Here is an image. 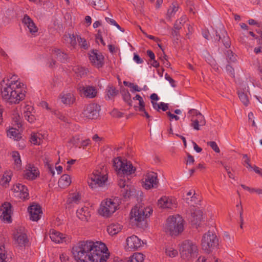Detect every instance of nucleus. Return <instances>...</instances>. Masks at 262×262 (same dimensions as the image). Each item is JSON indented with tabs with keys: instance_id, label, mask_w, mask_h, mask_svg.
I'll use <instances>...</instances> for the list:
<instances>
[{
	"instance_id": "obj_1",
	"label": "nucleus",
	"mask_w": 262,
	"mask_h": 262,
	"mask_svg": "<svg viewBox=\"0 0 262 262\" xmlns=\"http://www.w3.org/2000/svg\"><path fill=\"white\" fill-rule=\"evenodd\" d=\"M72 252L77 262H105L110 256L106 245L101 242H80Z\"/></svg>"
},
{
	"instance_id": "obj_2",
	"label": "nucleus",
	"mask_w": 262,
	"mask_h": 262,
	"mask_svg": "<svg viewBox=\"0 0 262 262\" xmlns=\"http://www.w3.org/2000/svg\"><path fill=\"white\" fill-rule=\"evenodd\" d=\"M16 75L4 79L2 83L1 95L3 99L10 103L17 104L26 96L24 84Z\"/></svg>"
},
{
	"instance_id": "obj_3",
	"label": "nucleus",
	"mask_w": 262,
	"mask_h": 262,
	"mask_svg": "<svg viewBox=\"0 0 262 262\" xmlns=\"http://www.w3.org/2000/svg\"><path fill=\"white\" fill-rule=\"evenodd\" d=\"M184 229V221L179 214L169 216L164 227V231L172 237L180 235Z\"/></svg>"
},
{
	"instance_id": "obj_4",
	"label": "nucleus",
	"mask_w": 262,
	"mask_h": 262,
	"mask_svg": "<svg viewBox=\"0 0 262 262\" xmlns=\"http://www.w3.org/2000/svg\"><path fill=\"white\" fill-rule=\"evenodd\" d=\"M107 168L104 166L97 167L90 175L88 183L92 188L101 187L108 179Z\"/></svg>"
},
{
	"instance_id": "obj_5",
	"label": "nucleus",
	"mask_w": 262,
	"mask_h": 262,
	"mask_svg": "<svg viewBox=\"0 0 262 262\" xmlns=\"http://www.w3.org/2000/svg\"><path fill=\"white\" fill-rule=\"evenodd\" d=\"M120 203V200L118 198L106 199L101 202L98 212L104 217H110L118 209Z\"/></svg>"
},
{
	"instance_id": "obj_6",
	"label": "nucleus",
	"mask_w": 262,
	"mask_h": 262,
	"mask_svg": "<svg viewBox=\"0 0 262 262\" xmlns=\"http://www.w3.org/2000/svg\"><path fill=\"white\" fill-rule=\"evenodd\" d=\"M152 212V209L150 207H145L139 204L135 206L131 210L130 213V220L132 223L141 222L149 216Z\"/></svg>"
},
{
	"instance_id": "obj_7",
	"label": "nucleus",
	"mask_w": 262,
	"mask_h": 262,
	"mask_svg": "<svg viewBox=\"0 0 262 262\" xmlns=\"http://www.w3.org/2000/svg\"><path fill=\"white\" fill-rule=\"evenodd\" d=\"M219 245L218 238L215 234L211 231L205 233L201 240L203 250L207 253H211Z\"/></svg>"
},
{
	"instance_id": "obj_8",
	"label": "nucleus",
	"mask_w": 262,
	"mask_h": 262,
	"mask_svg": "<svg viewBox=\"0 0 262 262\" xmlns=\"http://www.w3.org/2000/svg\"><path fill=\"white\" fill-rule=\"evenodd\" d=\"M114 166L118 175H130L134 173L136 168L132 163L126 160L116 158L114 160Z\"/></svg>"
},
{
	"instance_id": "obj_9",
	"label": "nucleus",
	"mask_w": 262,
	"mask_h": 262,
	"mask_svg": "<svg viewBox=\"0 0 262 262\" xmlns=\"http://www.w3.org/2000/svg\"><path fill=\"white\" fill-rule=\"evenodd\" d=\"M198 250L196 244L190 240L184 241L180 247L181 257L187 260H189L194 257L198 253Z\"/></svg>"
},
{
	"instance_id": "obj_10",
	"label": "nucleus",
	"mask_w": 262,
	"mask_h": 262,
	"mask_svg": "<svg viewBox=\"0 0 262 262\" xmlns=\"http://www.w3.org/2000/svg\"><path fill=\"white\" fill-rule=\"evenodd\" d=\"M99 106L96 103L89 104L85 106L82 113V117L94 119L99 116Z\"/></svg>"
},
{
	"instance_id": "obj_11",
	"label": "nucleus",
	"mask_w": 262,
	"mask_h": 262,
	"mask_svg": "<svg viewBox=\"0 0 262 262\" xmlns=\"http://www.w3.org/2000/svg\"><path fill=\"white\" fill-rule=\"evenodd\" d=\"M143 187L146 189L157 188L159 184L158 175L152 171L147 172L143 179Z\"/></svg>"
},
{
	"instance_id": "obj_12",
	"label": "nucleus",
	"mask_w": 262,
	"mask_h": 262,
	"mask_svg": "<svg viewBox=\"0 0 262 262\" xmlns=\"http://www.w3.org/2000/svg\"><path fill=\"white\" fill-rule=\"evenodd\" d=\"M15 196L21 200L28 199L29 194L27 187L21 184L17 183L14 185L12 188Z\"/></svg>"
},
{
	"instance_id": "obj_13",
	"label": "nucleus",
	"mask_w": 262,
	"mask_h": 262,
	"mask_svg": "<svg viewBox=\"0 0 262 262\" xmlns=\"http://www.w3.org/2000/svg\"><path fill=\"white\" fill-rule=\"evenodd\" d=\"M11 205L10 203L5 202L0 207V219L7 223H11Z\"/></svg>"
},
{
	"instance_id": "obj_14",
	"label": "nucleus",
	"mask_w": 262,
	"mask_h": 262,
	"mask_svg": "<svg viewBox=\"0 0 262 262\" xmlns=\"http://www.w3.org/2000/svg\"><path fill=\"white\" fill-rule=\"evenodd\" d=\"M177 200L171 196H163L158 201V205L161 208L173 209L176 208Z\"/></svg>"
},
{
	"instance_id": "obj_15",
	"label": "nucleus",
	"mask_w": 262,
	"mask_h": 262,
	"mask_svg": "<svg viewBox=\"0 0 262 262\" xmlns=\"http://www.w3.org/2000/svg\"><path fill=\"white\" fill-rule=\"evenodd\" d=\"M23 176L27 180H33L39 177V171L36 167L29 163L26 165Z\"/></svg>"
},
{
	"instance_id": "obj_16",
	"label": "nucleus",
	"mask_w": 262,
	"mask_h": 262,
	"mask_svg": "<svg viewBox=\"0 0 262 262\" xmlns=\"http://www.w3.org/2000/svg\"><path fill=\"white\" fill-rule=\"evenodd\" d=\"M30 219L33 221H38L41 217L42 211L41 207L37 204H33L28 208Z\"/></svg>"
},
{
	"instance_id": "obj_17",
	"label": "nucleus",
	"mask_w": 262,
	"mask_h": 262,
	"mask_svg": "<svg viewBox=\"0 0 262 262\" xmlns=\"http://www.w3.org/2000/svg\"><path fill=\"white\" fill-rule=\"evenodd\" d=\"M89 58L92 64L96 68H101L103 65L104 57L101 53H98L97 51H93Z\"/></svg>"
},
{
	"instance_id": "obj_18",
	"label": "nucleus",
	"mask_w": 262,
	"mask_h": 262,
	"mask_svg": "<svg viewBox=\"0 0 262 262\" xmlns=\"http://www.w3.org/2000/svg\"><path fill=\"white\" fill-rule=\"evenodd\" d=\"M126 243L129 250H137L142 245L141 240L136 235L127 238Z\"/></svg>"
},
{
	"instance_id": "obj_19",
	"label": "nucleus",
	"mask_w": 262,
	"mask_h": 262,
	"mask_svg": "<svg viewBox=\"0 0 262 262\" xmlns=\"http://www.w3.org/2000/svg\"><path fill=\"white\" fill-rule=\"evenodd\" d=\"M59 98L62 103L66 105H71L75 102V97L73 93L63 92L60 94Z\"/></svg>"
},
{
	"instance_id": "obj_20",
	"label": "nucleus",
	"mask_w": 262,
	"mask_h": 262,
	"mask_svg": "<svg viewBox=\"0 0 262 262\" xmlns=\"http://www.w3.org/2000/svg\"><path fill=\"white\" fill-rule=\"evenodd\" d=\"M23 23L28 28L30 33L34 34L38 31V28L33 20L27 15H25L23 19Z\"/></svg>"
},
{
	"instance_id": "obj_21",
	"label": "nucleus",
	"mask_w": 262,
	"mask_h": 262,
	"mask_svg": "<svg viewBox=\"0 0 262 262\" xmlns=\"http://www.w3.org/2000/svg\"><path fill=\"white\" fill-rule=\"evenodd\" d=\"M191 126L196 130H200V126L206 124L205 119L202 115H199V116L195 118H191Z\"/></svg>"
},
{
	"instance_id": "obj_22",
	"label": "nucleus",
	"mask_w": 262,
	"mask_h": 262,
	"mask_svg": "<svg viewBox=\"0 0 262 262\" xmlns=\"http://www.w3.org/2000/svg\"><path fill=\"white\" fill-rule=\"evenodd\" d=\"M79 91L84 96L90 98H94L97 93L96 88L92 86L80 87Z\"/></svg>"
},
{
	"instance_id": "obj_23",
	"label": "nucleus",
	"mask_w": 262,
	"mask_h": 262,
	"mask_svg": "<svg viewBox=\"0 0 262 262\" xmlns=\"http://www.w3.org/2000/svg\"><path fill=\"white\" fill-rule=\"evenodd\" d=\"M50 237L55 243H61L65 241V235L54 229L50 231Z\"/></svg>"
},
{
	"instance_id": "obj_24",
	"label": "nucleus",
	"mask_w": 262,
	"mask_h": 262,
	"mask_svg": "<svg viewBox=\"0 0 262 262\" xmlns=\"http://www.w3.org/2000/svg\"><path fill=\"white\" fill-rule=\"evenodd\" d=\"M76 213L77 217L83 221H88L91 216L89 208L86 206H82L79 208Z\"/></svg>"
},
{
	"instance_id": "obj_25",
	"label": "nucleus",
	"mask_w": 262,
	"mask_h": 262,
	"mask_svg": "<svg viewBox=\"0 0 262 262\" xmlns=\"http://www.w3.org/2000/svg\"><path fill=\"white\" fill-rule=\"evenodd\" d=\"M203 220V213L199 210H195L191 215V221L192 224L198 228Z\"/></svg>"
},
{
	"instance_id": "obj_26",
	"label": "nucleus",
	"mask_w": 262,
	"mask_h": 262,
	"mask_svg": "<svg viewBox=\"0 0 262 262\" xmlns=\"http://www.w3.org/2000/svg\"><path fill=\"white\" fill-rule=\"evenodd\" d=\"M120 176L121 178L119 179L118 185L120 188L124 189V192H123L122 194L124 198H129L130 195V191L128 190V181L126 182L124 177L122 178L121 175Z\"/></svg>"
},
{
	"instance_id": "obj_27",
	"label": "nucleus",
	"mask_w": 262,
	"mask_h": 262,
	"mask_svg": "<svg viewBox=\"0 0 262 262\" xmlns=\"http://www.w3.org/2000/svg\"><path fill=\"white\" fill-rule=\"evenodd\" d=\"M45 136L39 133H33L31 135L30 142L34 145H40L42 143Z\"/></svg>"
},
{
	"instance_id": "obj_28",
	"label": "nucleus",
	"mask_w": 262,
	"mask_h": 262,
	"mask_svg": "<svg viewBox=\"0 0 262 262\" xmlns=\"http://www.w3.org/2000/svg\"><path fill=\"white\" fill-rule=\"evenodd\" d=\"M52 55L61 62H65L67 60L68 55L62 52L60 49L54 48L52 50Z\"/></svg>"
},
{
	"instance_id": "obj_29",
	"label": "nucleus",
	"mask_w": 262,
	"mask_h": 262,
	"mask_svg": "<svg viewBox=\"0 0 262 262\" xmlns=\"http://www.w3.org/2000/svg\"><path fill=\"white\" fill-rule=\"evenodd\" d=\"M15 239L16 243L20 246H25L28 242L27 235L25 233H17L15 236Z\"/></svg>"
},
{
	"instance_id": "obj_30",
	"label": "nucleus",
	"mask_w": 262,
	"mask_h": 262,
	"mask_svg": "<svg viewBox=\"0 0 262 262\" xmlns=\"http://www.w3.org/2000/svg\"><path fill=\"white\" fill-rule=\"evenodd\" d=\"M90 4L94 8L98 10H105L107 8L104 0H92Z\"/></svg>"
},
{
	"instance_id": "obj_31",
	"label": "nucleus",
	"mask_w": 262,
	"mask_h": 262,
	"mask_svg": "<svg viewBox=\"0 0 262 262\" xmlns=\"http://www.w3.org/2000/svg\"><path fill=\"white\" fill-rule=\"evenodd\" d=\"M122 226L118 223H113L107 228L108 233L112 235H116L122 230Z\"/></svg>"
},
{
	"instance_id": "obj_32",
	"label": "nucleus",
	"mask_w": 262,
	"mask_h": 262,
	"mask_svg": "<svg viewBox=\"0 0 262 262\" xmlns=\"http://www.w3.org/2000/svg\"><path fill=\"white\" fill-rule=\"evenodd\" d=\"M71 179L68 174H63L58 181V185L61 188H65L70 185Z\"/></svg>"
},
{
	"instance_id": "obj_33",
	"label": "nucleus",
	"mask_w": 262,
	"mask_h": 262,
	"mask_svg": "<svg viewBox=\"0 0 262 262\" xmlns=\"http://www.w3.org/2000/svg\"><path fill=\"white\" fill-rule=\"evenodd\" d=\"M11 157L17 169H19L21 166V160L19 152L17 151H13L11 153Z\"/></svg>"
},
{
	"instance_id": "obj_34",
	"label": "nucleus",
	"mask_w": 262,
	"mask_h": 262,
	"mask_svg": "<svg viewBox=\"0 0 262 262\" xmlns=\"http://www.w3.org/2000/svg\"><path fill=\"white\" fill-rule=\"evenodd\" d=\"M81 200V195L79 193L71 194L67 200V203L71 205L78 204Z\"/></svg>"
},
{
	"instance_id": "obj_35",
	"label": "nucleus",
	"mask_w": 262,
	"mask_h": 262,
	"mask_svg": "<svg viewBox=\"0 0 262 262\" xmlns=\"http://www.w3.org/2000/svg\"><path fill=\"white\" fill-rule=\"evenodd\" d=\"M26 111L24 112V117L25 119L29 122L32 123L35 120V116L32 114L30 110H32V107L30 106H27L26 107Z\"/></svg>"
},
{
	"instance_id": "obj_36",
	"label": "nucleus",
	"mask_w": 262,
	"mask_h": 262,
	"mask_svg": "<svg viewBox=\"0 0 262 262\" xmlns=\"http://www.w3.org/2000/svg\"><path fill=\"white\" fill-rule=\"evenodd\" d=\"M8 136L15 140H18L21 138V136L17 129L12 128L10 129L7 133Z\"/></svg>"
},
{
	"instance_id": "obj_37",
	"label": "nucleus",
	"mask_w": 262,
	"mask_h": 262,
	"mask_svg": "<svg viewBox=\"0 0 262 262\" xmlns=\"http://www.w3.org/2000/svg\"><path fill=\"white\" fill-rule=\"evenodd\" d=\"M144 255L141 253H135L129 257V262H144Z\"/></svg>"
},
{
	"instance_id": "obj_38",
	"label": "nucleus",
	"mask_w": 262,
	"mask_h": 262,
	"mask_svg": "<svg viewBox=\"0 0 262 262\" xmlns=\"http://www.w3.org/2000/svg\"><path fill=\"white\" fill-rule=\"evenodd\" d=\"M12 118L14 125H16L18 128L21 127V119L18 112L14 111L12 114Z\"/></svg>"
},
{
	"instance_id": "obj_39",
	"label": "nucleus",
	"mask_w": 262,
	"mask_h": 262,
	"mask_svg": "<svg viewBox=\"0 0 262 262\" xmlns=\"http://www.w3.org/2000/svg\"><path fill=\"white\" fill-rule=\"evenodd\" d=\"M165 253L170 257H174L178 254V251L171 246H167L165 248Z\"/></svg>"
},
{
	"instance_id": "obj_40",
	"label": "nucleus",
	"mask_w": 262,
	"mask_h": 262,
	"mask_svg": "<svg viewBox=\"0 0 262 262\" xmlns=\"http://www.w3.org/2000/svg\"><path fill=\"white\" fill-rule=\"evenodd\" d=\"M106 96L111 99L115 97L118 94V91L116 88L113 86H109L106 90Z\"/></svg>"
},
{
	"instance_id": "obj_41",
	"label": "nucleus",
	"mask_w": 262,
	"mask_h": 262,
	"mask_svg": "<svg viewBox=\"0 0 262 262\" xmlns=\"http://www.w3.org/2000/svg\"><path fill=\"white\" fill-rule=\"evenodd\" d=\"M179 7L177 4H172L168 9L167 15L169 18L172 17L178 11Z\"/></svg>"
},
{
	"instance_id": "obj_42",
	"label": "nucleus",
	"mask_w": 262,
	"mask_h": 262,
	"mask_svg": "<svg viewBox=\"0 0 262 262\" xmlns=\"http://www.w3.org/2000/svg\"><path fill=\"white\" fill-rule=\"evenodd\" d=\"M184 199L187 204L192 206H194L195 204H196L198 201V198L196 193H194L193 194V195H191L188 197H185Z\"/></svg>"
},
{
	"instance_id": "obj_43",
	"label": "nucleus",
	"mask_w": 262,
	"mask_h": 262,
	"mask_svg": "<svg viewBox=\"0 0 262 262\" xmlns=\"http://www.w3.org/2000/svg\"><path fill=\"white\" fill-rule=\"evenodd\" d=\"M8 257L3 245L0 246V262H8Z\"/></svg>"
},
{
	"instance_id": "obj_44",
	"label": "nucleus",
	"mask_w": 262,
	"mask_h": 262,
	"mask_svg": "<svg viewBox=\"0 0 262 262\" xmlns=\"http://www.w3.org/2000/svg\"><path fill=\"white\" fill-rule=\"evenodd\" d=\"M226 55L229 63H233L236 61V56L231 50L227 51Z\"/></svg>"
},
{
	"instance_id": "obj_45",
	"label": "nucleus",
	"mask_w": 262,
	"mask_h": 262,
	"mask_svg": "<svg viewBox=\"0 0 262 262\" xmlns=\"http://www.w3.org/2000/svg\"><path fill=\"white\" fill-rule=\"evenodd\" d=\"M238 95L240 100L243 104L245 106H248L249 103V100L248 96L243 92H238Z\"/></svg>"
},
{
	"instance_id": "obj_46",
	"label": "nucleus",
	"mask_w": 262,
	"mask_h": 262,
	"mask_svg": "<svg viewBox=\"0 0 262 262\" xmlns=\"http://www.w3.org/2000/svg\"><path fill=\"white\" fill-rule=\"evenodd\" d=\"M45 166L47 167L49 172L51 173L52 176H54L55 172L53 168V163H50V161L48 158H45L44 160Z\"/></svg>"
},
{
	"instance_id": "obj_47",
	"label": "nucleus",
	"mask_w": 262,
	"mask_h": 262,
	"mask_svg": "<svg viewBox=\"0 0 262 262\" xmlns=\"http://www.w3.org/2000/svg\"><path fill=\"white\" fill-rule=\"evenodd\" d=\"M77 41L80 47L83 48L84 49H86L88 48V44L86 40L84 38L77 36Z\"/></svg>"
},
{
	"instance_id": "obj_48",
	"label": "nucleus",
	"mask_w": 262,
	"mask_h": 262,
	"mask_svg": "<svg viewBox=\"0 0 262 262\" xmlns=\"http://www.w3.org/2000/svg\"><path fill=\"white\" fill-rule=\"evenodd\" d=\"M244 165L249 169L252 170L253 167L250 163V160L247 155L243 156Z\"/></svg>"
},
{
	"instance_id": "obj_49",
	"label": "nucleus",
	"mask_w": 262,
	"mask_h": 262,
	"mask_svg": "<svg viewBox=\"0 0 262 262\" xmlns=\"http://www.w3.org/2000/svg\"><path fill=\"white\" fill-rule=\"evenodd\" d=\"M207 145L210 146V147L216 153L220 152V149L217 146L216 143L214 141H209L207 142Z\"/></svg>"
},
{
	"instance_id": "obj_50",
	"label": "nucleus",
	"mask_w": 262,
	"mask_h": 262,
	"mask_svg": "<svg viewBox=\"0 0 262 262\" xmlns=\"http://www.w3.org/2000/svg\"><path fill=\"white\" fill-rule=\"evenodd\" d=\"M105 19L106 20V21L111 24V25H114L115 26H116L118 29H119L122 32H124V29H122L120 26L116 23V21L113 19H112V18H108V17H106L105 18Z\"/></svg>"
},
{
	"instance_id": "obj_51",
	"label": "nucleus",
	"mask_w": 262,
	"mask_h": 262,
	"mask_svg": "<svg viewBox=\"0 0 262 262\" xmlns=\"http://www.w3.org/2000/svg\"><path fill=\"white\" fill-rule=\"evenodd\" d=\"M248 39V37L245 35H241L238 40L239 41L241 42L242 44H243L245 47L247 49L250 47V46L248 45L247 41H246Z\"/></svg>"
},
{
	"instance_id": "obj_52",
	"label": "nucleus",
	"mask_w": 262,
	"mask_h": 262,
	"mask_svg": "<svg viewBox=\"0 0 262 262\" xmlns=\"http://www.w3.org/2000/svg\"><path fill=\"white\" fill-rule=\"evenodd\" d=\"M69 43L71 46L75 47L77 44V36L74 34H69Z\"/></svg>"
},
{
	"instance_id": "obj_53",
	"label": "nucleus",
	"mask_w": 262,
	"mask_h": 262,
	"mask_svg": "<svg viewBox=\"0 0 262 262\" xmlns=\"http://www.w3.org/2000/svg\"><path fill=\"white\" fill-rule=\"evenodd\" d=\"M183 20L182 19H181L180 20H177L175 22L174 25V29L179 30L182 28V26H183V24L184 23V21H183Z\"/></svg>"
},
{
	"instance_id": "obj_54",
	"label": "nucleus",
	"mask_w": 262,
	"mask_h": 262,
	"mask_svg": "<svg viewBox=\"0 0 262 262\" xmlns=\"http://www.w3.org/2000/svg\"><path fill=\"white\" fill-rule=\"evenodd\" d=\"M11 174L9 172L5 173L3 175L2 181L4 182V183H7L11 181Z\"/></svg>"
},
{
	"instance_id": "obj_55",
	"label": "nucleus",
	"mask_w": 262,
	"mask_h": 262,
	"mask_svg": "<svg viewBox=\"0 0 262 262\" xmlns=\"http://www.w3.org/2000/svg\"><path fill=\"white\" fill-rule=\"evenodd\" d=\"M188 114L190 115L192 118L197 117L199 115H202L201 113L194 109L190 110L188 112Z\"/></svg>"
},
{
	"instance_id": "obj_56",
	"label": "nucleus",
	"mask_w": 262,
	"mask_h": 262,
	"mask_svg": "<svg viewBox=\"0 0 262 262\" xmlns=\"http://www.w3.org/2000/svg\"><path fill=\"white\" fill-rule=\"evenodd\" d=\"M226 69L227 72L231 77H234V70L231 66H230V65H227L226 66Z\"/></svg>"
},
{
	"instance_id": "obj_57",
	"label": "nucleus",
	"mask_w": 262,
	"mask_h": 262,
	"mask_svg": "<svg viewBox=\"0 0 262 262\" xmlns=\"http://www.w3.org/2000/svg\"><path fill=\"white\" fill-rule=\"evenodd\" d=\"M165 78L169 82L172 87H176L175 81L167 73L165 74Z\"/></svg>"
},
{
	"instance_id": "obj_58",
	"label": "nucleus",
	"mask_w": 262,
	"mask_h": 262,
	"mask_svg": "<svg viewBox=\"0 0 262 262\" xmlns=\"http://www.w3.org/2000/svg\"><path fill=\"white\" fill-rule=\"evenodd\" d=\"M222 41L226 48H228L230 47V42L228 36H224Z\"/></svg>"
},
{
	"instance_id": "obj_59",
	"label": "nucleus",
	"mask_w": 262,
	"mask_h": 262,
	"mask_svg": "<svg viewBox=\"0 0 262 262\" xmlns=\"http://www.w3.org/2000/svg\"><path fill=\"white\" fill-rule=\"evenodd\" d=\"M236 207H239V217H240V221L242 223L243 222L244 219L243 216V208L241 202H239L238 204L236 205Z\"/></svg>"
},
{
	"instance_id": "obj_60",
	"label": "nucleus",
	"mask_w": 262,
	"mask_h": 262,
	"mask_svg": "<svg viewBox=\"0 0 262 262\" xmlns=\"http://www.w3.org/2000/svg\"><path fill=\"white\" fill-rule=\"evenodd\" d=\"M128 86L133 89V91L140 92L141 91V89L137 85L133 83H129Z\"/></svg>"
},
{
	"instance_id": "obj_61",
	"label": "nucleus",
	"mask_w": 262,
	"mask_h": 262,
	"mask_svg": "<svg viewBox=\"0 0 262 262\" xmlns=\"http://www.w3.org/2000/svg\"><path fill=\"white\" fill-rule=\"evenodd\" d=\"M124 100L127 102L129 105L130 104L131 99H130V95L128 92L125 93L123 95Z\"/></svg>"
},
{
	"instance_id": "obj_62",
	"label": "nucleus",
	"mask_w": 262,
	"mask_h": 262,
	"mask_svg": "<svg viewBox=\"0 0 262 262\" xmlns=\"http://www.w3.org/2000/svg\"><path fill=\"white\" fill-rule=\"evenodd\" d=\"M166 114L169 117L170 121H171L172 119H174L175 120L178 121L180 119L179 116L175 115L173 114H171L170 112H167Z\"/></svg>"
},
{
	"instance_id": "obj_63",
	"label": "nucleus",
	"mask_w": 262,
	"mask_h": 262,
	"mask_svg": "<svg viewBox=\"0 0 262 262\" xmlns=\"http://www.w3.org/2000/svg\"><path fill=\"white\" fill-rule=\"evenodd\" d=\"M160 110L163 111H166L168 109V104L164 102H160L159 103Z\"/></svg>"
},
{
	"instance_id": "obj_64",
	"label": "nucleus",
	"mask_w": 262,
	"mask_h": 262,
	"mask_svg": "<svg viewBox=\"0 0 262 262\" xmlns=\"http://www.w3.org/2000/svg\"><path fill=\"white\" fill-rule=\"evenodd\" d=\"M194 159L193 157L192 156L190 155V154H188L187 160L186 161V164L187 165L192 164L194 163Z\"/></svg>"
}]
</instances>
